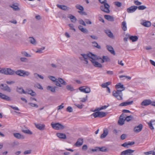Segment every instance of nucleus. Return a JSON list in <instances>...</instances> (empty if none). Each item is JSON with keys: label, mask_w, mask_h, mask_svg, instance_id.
<instances>
[{"label": "nucleus", "mask_w": 155, "mask_h": 155, "mask_svg": "<svg viewBox=\"0 0 155 155\" xmlns=\"http://www.w3.org/2000/svg\"><path fill=\"white\" fill-rule=\"evenodd\" d=\"M23 70H19L15 71L10 68H3L0 69V73L6 75H13L15 73L20 76L23 77Z\"/></svg>", "instance_id": "obj_1"}, {"label": "nucleus", "mask_w": 155, "mask_h": 155, "mask_svg": "<svg viewBox=\"0 0 155 155\" xmlns=\"http://www.w3.org/2000/svg\"><path fill=\"white\" fill-rule=\"evenodd\" d=\"M112 95L118 100L123 99V94L121 91L118 90L114 91L112 92Z\"/></svg>", "instance_id": "obj_2"}, {"label": "nucleus", "mask_w": 155, "mask_h": 155, "mask_svg": "<svg viewBox=\"0 0 155 155\" xmlns=\"http://www.w3.org/2000/svg\"><path fill=\"white\" fill-rule=\"evenodd\" d=\"M52 127L56 130H61L64 129L65 127L59 123H52L51 124Z\"/></svg>", "instance_id": "obj_3"}, {"label": "nucleus", "mask_w": 155, "mask_h": 155, "mask_svg": "<svg viewBox=\"0 0 155 155\" xmlns=\"http://www.w3.org/2000/svg\"><path fill=\"white\" fill-rule=\"evenodd\" d=\"M81 55L84 59V60L85 61L86 64H87L88 63L87 60L88 59H89V60H91V59L93 57V58H95L94 55L91 53H88L87 54H81Z\"/></svg>", "instance_id": "obj_4"}, {"label": "nucleus", "mask_w": 155, "mask_h": 155, "mask_svg": "<svg viewBox=\"0 0 155 155\" xmlns=\"http://www.w3.org/2000/svg\"><path fill=\"white\" fill-rule=\"evenodd\" d=\"M109 8V5L107 3L101 5L100 9L102 11L107 13H109L110 12Z\"/></svg>", "instance_id": "obj_5"}, {"label": "nucleus", "mask_w": 155, "mask_h": 155, "mask_svg": "<svg viewBox=\"0 0 155 155\" xmlns=\"http://www.w3.org/2000/svg\"><path fill=\"white\" fill-rule=\"evenodd\" d=\"M94 57L95 58H93V57L92 59H91V61L93 63V65L95 67L101 68L102 67V65L96 60L98 58H97V56L95 55H94Z\"/></svg>", "instance_id": "obj_6"}, {"label": "nucleus", "mask_w": 155, "mask_h": 155, "mask_svg": "<svg viewBox=\"0 0 155 155\" xmlns=\"http://www.w3.org/2000/svg\"><path fill=\"white\" fill-rule=\"evenodd\" d=\"M79 89L81 92L85 93H89L91 92L90 88L87 86L80 87Z\"/></svg>", "instance_id": "obj_7"}, {"label": "nucleus", "mask_w": 155, "mask_h": 155, "mask_svg": "<svg viewBox=\"0 0 155 155\" xmlns=\"http://www.w3.org/2000/svg\"><path fill=\"white\" fill-rule=\"evenodd\" d=\"M134 151V150L130 149H127L122 152L121 153V155H133L132 154Z\"/></svg>", "instance_id": "obj_8"}, {"label": "nucleus", "mask_w": 155, "mask_h": 155, "mask_svg": "<svg viewBox=\"0 0 155 155\" xmlns=\"http://www.w3.org/2000/svg\"><path fill=\"white\" fill-rule=\"evenodd\" d=\"M48 78L50 80L55 83V84L57 86L60 87H62L61 85L57 81V79H56L55 77L52 76H49Z\"/></svg>", "instance_id": "obj_9"}, {"label": "nucleus", "mask_w": 155, "mask_h": 155, "mask_svg": "<svg viewBox=\"0 0 155 155\" xmlns=\"http://www.w3.org/2000/svg\"><path fill=\"white\" fill-rule=\"evenodd\" d=\"M152 101L150 99H146L143 101L141 104L142 106H147L150 104L151 105Z\"/></svg>", "instance_id": "obj_10"}, {"label": "nucleus", "mask_w": 155, "mask_h": 155, "mask_svg": "<svg viewBox=\"0 0 155 155\" xmlns=\"http://www.w3.org/2000/svg\"><path fill=\"white\" fill-rule=\"evenodd\" d=\"M137 8V6H132L127 9V11L128 13H133Z\"/></svg>", "instance_id": "obj_11"}, {"label": "nucleus", "mask_w": 155, "mask_h": 155, "mask_svg": "<svg viewBox=\"0 0 155 155\" xmlns=\"http://www.w3.org/2000/svg\"><path fill=\"white\" fill-rule=\"evenodd\" d=\"M75 7L77 9L80 10V11H78V13L81 15L84 14V12H83L84 10V8L82 6L79 4H76L75 5Z\"/></svg>", "instance_id": "obj_12"}, {"label": "nucleus", "mask_w": 155, "mask_h": 155, "mask_svg": "<svg viewBox=\"0 0 155 155\" xmlns=\"http://www.w3.org/2000/svg\"><path fill=\"white\" fill-rule=\"evenodd\" d=\"M115 87L117 89V90H118L119 91H121L122 92L125 89L124 85L120 83L117 84L115 85Z\"/></svg>", "instance_id": "obj_13"}, {"label": "nucleus", "mask_w": 155, "mask_h": 155, "mask_svg": "<svg viewBox=\"0 0 155 155\" xmlns=\"http://www.w3.org/2000/svg\"><path fill=\"white\" fill-rule=\"evenodd\" d=\"M0 87L4 91L8 92H10L11 91V89H10V88L6 84H1L0 86Z\"/></svg>", "instance_id": "obj_14"}, {"label": "nucleus", "mask_w": 155, "mask_h": 155, "mask_svg": "<svg viewBox=\"0 0 155 155\" xmlns=\"http://www.w3.org/2000/svg\"><path fill=\"white\" fill-rule=\"evenodd\" d=\"M124 114H122L120 117L118 121V123L119 125H122L124 123V121L125 120V117H124Z\"/></svg>", "instance_id": "obj_15"}, {"label": "nucleus", "mask_w": 155, "mask_h": 155, "mask_svg": "<svg viewBox=\"0 0 155 155\" xmlns=\"http://www.w3.org/2000/svg\"><path fill=\"white\" fill-rule=\"evenodd\" d=\"M34 124L35 127L40 130H43L45 128V125L44 124H37L35 123Z\"/></svg>", "instance_id": "obj_16"}, {"label": "nucleus", "mask_w": 155, "mask_h": 155, "mask_svg": "<svg viewBox=\"0 0 155 155\" xmlns=\"http://www.w3.org/2000/svg\"><path fill=\"white\" fill-rule=\"evenodd\" d=\"M143 128V125L140 124L138 126L134 127V131L136 133H138L140 132L142 130Z\"/></svg>", "instance_id": "obj_17"}, {"label": "nucleus", "mask_w": 155, "mask_h": 155, "mask_svg": "<svg viewBox=\"0 0 155 155\" xmlns=\"http://www.w3.org/2000/svg\"><path fill=\"white\" fill-rule=\"evenodd\" d=\"M141 24L143 26L147 27H150L151 25V23L150 22L146 20H143L141 22Z\"/></svg>", "instance_id": "obj_18"}, {"label": "nucleus", "mask_w": 155, "mask_h": 155, "mask_svg": "<svg viewBox=\"0 0 155 155\" xmlns=\"http://www.w3.org/2000/svg\"><path fill=\"white\" fill-rule=\"evenodd\" d=\"M133 103V101H126L125 102H122L119 104V106H126L127 105H130Z\"/></svg>", "instance_id": "obj_19"}, {"label": "nucleus", "mask_w": 155, "mask_h": 155, "mask_svg": "<svg viewBox=\"0 0 155 155\" xmlns=\"http://www.w3.org/2000/svg\"><path fill=\"white\" fill-rule=\"evenodd\" d=\"M108 134V130L107 128H104L103 130V133L101 135L100 138L103 139L105 138Z\"/></svg>", "instance_id": "obj_20"}, {"label": "nucleus", "mask_w": 155, "mask_h": 155, "mask_svg": "<svg viewBox=\"0 0 155 155\" xmlns=\"http://www.w3.org/2000/svg\"><path fill=\"white\" fill-rule=\"evenodd\" d=\"M56 5L58 8L64 11L68 10L69 9V8L68 7L65 5L57 4Z\"/></svg>", "instance_id": "obj_21"}, {"label": "nucleus", "mask_w": 155, "mask_h": 155, "mask_svg": "<svg viewBox=\"0 0 155 155\" xmlns=\"http://www.w3.org/2000/svg\"><path fill=\"white\" fill-rule=\"evenodd\" d=\"M106 48L107 50L112 54L115 55V53L113 47L110 45H107Z\"/></svg>", "instance_id": "obj_22"}, {"label": "nucleus", "mask_w": 155, "mask_h": 155, "mask_svg": "<svg viewBox=\"0 0 155 155\" xmlns=\"http://www.w3.org/2000/svg\"><path fill=\"white\" fill-rule=\"evenodd\" d=\"M30 94L32 96H35L36 95V94L35 92L30 89H27L26 91H25V93H24V94Z\"/></svg>", "instance_id": "obj_23"}, {"label": "nucleus", "mask_w": 155, "mask_h": 155, "mask_svg": "<svg viewBox=\"0 0 155 155\" xmlns=\"http://www.w3.org/2000/svg\"><path fill=\"white\" fill-rule=\"evenodd\" d=\"M29 41L33 45L35 46L37 44V42L35 39V38L32 37H30L28 38Z\"/></svg>", "instance_id": "obj_24"}, {"label": "nucleus", "mask_w": 155, "mask_h": 155, "mask_svg": "<svg viewBox=\"0 0 155 155\" xmlns=\"http://www.w3.org/2000/svg\"><path fill=\"white\" fill-rule=\"evenodd\" d=\"M134 143V142H126L121 145V146L127 148L129 147V146L133 145Z\"/></svg>", "instance_id": "obj_25"}, {"label": "nucleus", "mask_w": 155, "mask_h": 155, "mask_svg": "<svg viewBox=\"0 0 155 155\" xmlns=\"http://www.w3.org/2000/svg\"><path fill=\"white\" fill-rule=\"evenodd\" d=\"M14 136L16 138L18 139H24L25 137L23 135H21L20 134L18 133H14L13 134Z\"/></svg>", "instance_id": "obj_26"}, {"label": "nucleus", "mask_w": 155, "mask_h": 155, "mask_svg": "<svg viewBox=\"0 0 155 155\" xmlns=\"http://www.w3.org/2000/svg\"><path fill=\"white\" fill-rule=\"evenodd\" d=\"M83 143V140L81 139H79L78 140L76 143L74 144V146L79 147L81 146Z\"/></svg>", "instance_id": "obj_27"}, {"label": "nucleus", "mask_w": 155, "mask_h": 155, "mask_svg": "<svg viewBox=\"0 0 155 155\" xmlns=\"http://www.w3.org/2000/svg\"><path fill=\"white\" fill-rule=\"evenodd\" d=\"M10 7L12 8L15 11L19 10V8L18 7L16 3L13 4L12 5H10Z\"/></svg>", "instance_id": "obj_28"}, {"label": "nucleus", "mask_w": 155, "mask_h": 155, "mask_svg": "<svg viewBox=\"0 0 155 155\" xmlns=\"http://www.w3.org/2000/svg\"><path fill=\"white\" fill-rule=\"evenodd\" d=\"M56 87H52L50 86H48L47 87V89L50 91L54 93L55 92V89L56 88Z\"/></svg>", "instance_id": "obj_29"}, {"label": "nucleus", "mask_w": 155, "mask_h": 155, "mask_svg": "<svg viewBox=\"0 0 155 155\" xmlns=\"http://www.w3.org/2000/svg\"><path fill=\"white\" fill-rule=\"evenodd\" d=\"M0 97L6 101H9L10 100V98L8 96L2 94L0 93Z\"/></svg>", "instance_id": "obj_30"}, {"label": "nucleus", "mask_w": 155, "mask_h": 155, "mask_svg": "<svg viewBox=\"0 0 155 155\" xmlns=\"http://www.w3.org/2000/svg\"><path fill=\"white\" fill-rule=\"evenodd\" d=\"M104 18L109 21H114V18L113 17L110 15H105L104 16Z\"/></svg>", "instance_id": "obj_31"}, {"label": "nucleus", "mask_w": 155, "mask_h": 155, "mask_svg": "<svg viewBox=\"0 0 155 155\" xmlns=\"http://www.w3.org/2000/svg\"><path fill=\"white\" fill-rule=\"evenodd\" d=\"M56 135L58 137L61 139H65L66 138V135L63 133H58Z\"/></svg>", "instance_id": "obj_32"}, {"label": "nucleus", "mask_w": 155, "mask_h": 155, "mask_svg": "<svg viewBox=\"0 0 155 155\" xmlns=\"http://www.w3.org/2000/svg\"><path fill=\"white\" fill-rule=\"evenodd\" d=\"M101 60V63H103L105 62H107L109 61V58L107 56H103V58H99Z\"/></svg>", "instance_id": "obj_33"}, {"label": "nucleus", "mask_w": 155, "mask_h": 155, "mask_svg": "<svg viewBox=\"0 0 155 155\" xmlns=\"http://www.w3.org/2000/svg\"><path fill=\"white\" fill-rule=\"evenodd\" d=\"M155 124V120H151L148 123V126L149 128L152 130L154 129L153 125Z\"/></svg>", "instance_id": "obj_34"}, {"label": "nucleus", "mask_w": 155, "mask_h": 155, "mask_svg": "<svg viewBox=\"0 0 155 155\" xmlns=\"http://www.w3.org/2000/svg\"><path fill=\"white\" fill-rule=\"evenodd\" d=\"M57 81L59 82L61 85L63 84L64 85H65L67 84L66 82L64 80L61 78H58V79H57Z\"/></svg>", "instance_id": "obj_35"}, {"label": "nucleus", "mask_w": 155, "mask_h": 155, "mask_svg": "<svg viewBox=\"0 0 155 155\" xmlns=\"http://www.w3.org/2000/svg\"><path fill=\"white\" fill-rule=\"evenodd\" d=\"M78 28L82 32L84 33L87 34L88 33V31L86 28H84L82 26L80 25L78 26Z\"/></svg>", "instance_id": "obj_36"}, {"label": "nucleus", "mask_w": 155, "mask_h": 155, "mask_svg": "<svg viewBox=\"0 0 155 155\" xmlns=\"http://www.w3.org/2000/svg\"><path fill=\"white\" fill-rule=\"evenodd\" d=\"M121 28L124 31H125L127 30V26L126 22L125 21H123L121 25Z\"/></svg>", "instance_id": "obj_37"}, {"label": "nucleus", "mask_w": 155, "mask_h": 155, "mask_svg": "<svg viewBox=\"0 0 155 155\" xmlns=\"http://www.w3.org/2000/svg\"><path fill=\"white\" fill-rule=\"evenodd\" d=\"M68 17L70 19L71 21L72 22L75 23L77 21L76 17L72 15H70L68 16Z\"/></svg>", "instance_id": "obj_38"}, {"label": "nucleus", "mask_w": 155, "mask_h": 155, "mask_svg": "<svg viewBox=\"0 0 155 155\" xmlns=\"http://www.w3.org/2000/svg\"><path fill=\"white\" fill-rule=\"evenodd\" d=\"M129 39L131 40L133 42H135L137 40L138 37L136 36H130V35Z\"/></svg>", "instance_id": "obj_39"}, {"label": "nucleus", "mask_w": 155, "mask_h": 155, "mask_svg": "<svg viewBox=\"0 0 155 155\" xmlns=\"http://www.w3.org/2000/svg\"><path fill=\"white\" fill-rule=\"evenodd\" d=\"M105 32L109 37L110 38H113L114 37L113 34L110 30H106Z\"/></svg>", "instance_id": "obj_40"}, {"label": "nucleus", "mask_w": 155, "mask_h": 155, "mask_svg": "<svg viewBox=\"0 0 155 155\" xmlns=\"http://www.w3.org/2000/svg\"><path fill=\"white\" fill-rule=\"evenodd\" d=\"M34 77L37 79H38L39 78H40L42 79H44V77L43 76L39 74H38L37 73H35L34 74Z\"/></svg>", "instance_id": "obj_41"}, {"label": "nucleus", "mask_w": 155, "mask_h": 155, "mask_svg": "<svg viewBox=\"0 0 155 155\" xmlns=\"http://www.w3.org/2000/svg\"><path fill=\"white\" fill-rule=\"evenodd\" d=\"M98 147H96L94 149H89L88 150V152L89 153H91L92 152H96L98 150Z\"/></svg>", "instance_id": "obj_42"}, {"label": "nucleus", "mask_w": 155, "mask_h": 155, "mask_svg": "<svg viewBox=\"0 0 155 155\" xmlns=\"http://www.w3.org/2000/svg\"><path fill=\"white\" fill-rule=\"evenodd\" d=\"M17 91L19 93L22 94H24L25 93V91L22 87H17Z\"/></svg>", "instance_id": "obj_43"}, {"label": "nucleus", "mask_w": 155, "mask_h": 155, "mask_svg": "<svg viewBox=\"0 0 155 155\" xmlns=\"http://www.w3.org/2000/svg\"><path fill=\"white\" fill-rule=\"evenodd\" d=\"M111 83L110 82H108L106 83H104V84H102L101 85V87L103 88H106L107 87H108L107 86L110 84Z\"/></svg>", "instance_id": "obj_44"}, {"label": "nucleus", "mask_w": 155, "mask_h": 155, "mask_svg": "<svg viewBox=\"0 0 155 155\" xmlns=\"http://www.w3.org/2000/svg\"><path fill=\"white\" fill-rule=\"evenodd\" d=\"M30 74L29 72L27 71H23V77H25L26 76H28Z\"/></svg>", "instance_id": "obj_45"}, {"label": "nucleus", "mask_w": 155, "mask_h": 155, "mask_svg": "<svg viewBox=\"0 0 155 155\" xmlns=\"http://www.w3.org/2000/svg\"><path fill=\"white\" fill-rule=\"evenodd\" d=\"M93 46L95 47H96L98 49H100L101 48V46L99 45L95 41L93 42H92Z\"/></svg>", "instance_id": "obj_46"}, {"label": "nucleus", "mask_w": 155, "mask_h": 155, "mask_svg": "<svg viewBox=\"0 0 155 155\" xmlns=\"http://www.w3.org/2000/svg\"><path fill=\"white\" fill-rule=\"evenodd\" d=\"M98 113L99 117H103L105 116L106 115V114L105 112L98 111Z\"/></svg>", "instance_id": "obj_47"}, {"label": "nucleus", "mask_w": 155, "mask_h": 155, "mask_svg": "<svg viewBox=\"0 0 155 155\" xmlns=\"http://www.w3.org/2000/svg\"><path fill=\"white\" fill-rule=\"evenodd\" d=\"M45 48L44 47H42L41 48L38 49V50L35 51L36 53L41 54L43 53V51L44 50Z\"/></svg>", "instance_id": "obj_48"}, {"label": "nucleus", "mask_w": 155, "mask_h": 155, "mask_svg": "<svg viewBox=\"0 0 155 155\" xmlns=\"http://www.w3.org/2000/svg\"><path fill=\"white\" fill-rule=\"evenodd\" d=\"M67 89L71 91H73L74 90L73 87L71 85H68L66 86Z\"/></svg>", "instance_id": "obj_49"}, {"label": "nucleus", "mask_w": 155, "mask_h": 155, "mask_svg": "<svg viewBox=\"0 0 155 155\" xmlns=\"http://www.w3.org/2000/svg\"><path fill=\"white\" fill-rule=\"evenodd\" d=\"M22 131L23 133L26 134H32V132L29 130H22Z\"/></svg>", "instance_id": "obj_50"}, {"label": "nucleus", "mask_w": 155, "mask_h": 155, "mask_svg": "<svg viewBox=\"0 0 155 155\" xmlns=\"http://www.w3.org/2000/svg\"><path fill=\"white\" fill-rule=\"evenodd\" d=\"M133 118V117L131 115L127 116L126 117H125V120L127 121H129L131 120Z\"/></svg>", "instance_id": "obj_51"}, {"label": "nucleus", "mask_w": 155, "mask_h": 155, "mask_svg": "<svg viewBox=\"0 0 155 155\" xmlns=\"http://www.w3.org/2000/svg\"><path fill=\"white\" fill-rule=\"evenodd\" d=\"M87 95L85 97L81 98H79V99L80 100V102H84L87 101Z\"/></svg>", "instance_id": "obj_52"}, {"label": "nucleus", "mask_w": 155, "mask_h": 155, "mask_svg": "<svg viewBox=\"0 0 155 155\" xmlns=\"http://www.w3.org/2000/svg\"><path fill=\"white\" fill-rule=\"evenodd\" d=\"M146 7L145 5H140L137 7V8L139 10H143L146 8Z\"/></svg>", "instance_id": "obj_53"}, {"label": "nucleus", "mask_w": 155, "mask_h": 155, "mask_svg": "<svg viewBox=\"0 0 155 155\" xmlns=\"http://www.w3.org/2000/svg\"><path fill=\"white\" fill-rule=\"evenodd\" d=\"M108 106V105L103 106L100 107L98 108L97 110H102L105 109H106Z\"/></svg>", "instance_id": "obj_54"}, {"label": "nucleus", "mask_w": 155, "mask_h": 155, "mask_svg": "<svg viewBox=\"0 0 155 155\" xmlns=\"http://www.w3.org/2000/svg\"><path fill=\"white\" fill-rule=\"evenodd\" d=\"M114 4L118 7H120L122 5V3L119 2H114Z\"/></svg>", "instance_id": "obj_55"}, {"label": "nucleus", "mask_w": 155, "mask_h": 155, "mask_svg": "<svg viewBox=\"0 0 155 155\" xmlns=\"http://www.w3.org/2000/svg\"><path fill=\"white\" fill-rule=\"evenodd\" d=\"M74 105H75L77 107H78V108L80 109H81L82 108L83 106H84V105L82 104H74Z\"/></svg>", "instance_id": "obj_56"}, {"label": "nucleus", "mask_w": 155, "mask_h": 155, "mask_svg": "<svg viewBox=\"0 0 155 155\" xmlns=\"http://www.w3.org/2000/svg\"><path fill=\"white\" fill-rule=\"evenodd\" d=\"M64 104L62 103L61 104L58 106L57 107V109L58 110H59L61 109L64 108V106L63 105Z\"/></svg>", "instance_id": "obj_57"}, {"label": "nucleus", "mask_w": 155, "mask_h": 155, "mask_svg": "<svg viewBox=\"0 0 155 155\" xmlns=\"http://www.w3.org/2000/svg\"><path fill=\"white\" fill-rule=\"evenodd\" d=\"M35 87H36L38 88V89L42 90L43 89V88L41 85L40 84H39L38 83L37 84H36L35 85Z\"/></svg>", "instance_id": "obj_58"}, {"label": "nucleus", "mask_w": 155, "mask_h": 155, "mask_svg": "<svg viewBox=\"0 0 155 155\" xmlns=\"http://www.w3.org/2000/svg\"><path fill=\"white\" fill-rule=\"evenodd\" d=\"M68 26L70 28V29L73 30L74 31H75L76 30L74 27V25L73 24H69Z\"/></svg>", "instance_id": "obj_59"}, {"label": "nucleus", "mask_w": 155, "mask_h": 155, "mask_svg": "<svg viewBox=\"0 0 155 155\" xmlns=\"http://www.w3.org/2000/svg\"><path fill=\"white\" fill-rule=\"evenodd\" d=\"M98 150L102 152H105L107 150L106 148L104 147H98Z\"/></svg>", "instance_id": "obj_60"}, {"label": "nucleus", "mask_w": 155, "mask_h": 155, "mask_svg": "<svg viewBox=\"0 0 155 155\" xmlns=\"http://www.w3.org/2000/svg\"><path fill=\"white\" fill-rule=\"evenodd\" d=\"M92 116H93L95 118H96L97 117H99V113L98 111H97L93 113L92 114Z\"/></svg>", "instance_id": "obj_61"}, {"label": "nucleus", "mask_w": 155, "mask_h": 155, "mask_svg": "<svg viewBox=\"0 0 155 155\" xmlns=\"http://www.w3.org/2000/svg\"><path fill=\"white\" fill-rule=\"evenodd\" d=\"M126 37H125L124 38V40L125 42H127V41L128 39L130 37V35L128 34H127L126 35Z\"/></svg>", "instance_id": "obj_62"}, {"label": "nucleus", "mask_w": 155, "mask_h": 155, "mask_svg": "<svg viewBox=\"0 0 155 155\" xmlns=\"http://www.w3.org/2000/svg\"><path fill=\"white\" fill-rule=\"evenodd\" d=\"M79 23L82 25L85 26L86 24L85 23L82 19H80L79 20Z\"/></svg>", "instance_id": "obj_63"}, {"label": "nucleus", "mask_w": 155, "mask_h": 155, "mask_svg": "<svg viewBox=\"0 0 155 155\" xmlns=\"http://www.w3.org/2000/svg\"><path fill=\"white\" fill-rule=\"evenodd\" d=\"M66 110L69 112H71L73 111V109L71 107L69 106L67 108Z\"/></svg>", "instance_id": "obj_64"}]
</instances>
